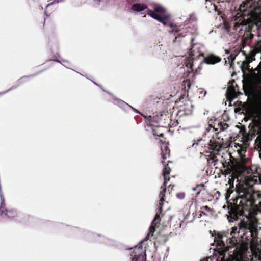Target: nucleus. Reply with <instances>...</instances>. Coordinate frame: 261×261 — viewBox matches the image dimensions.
Listing matches in <instances>:
<instances>
[{
	"label": "nucleus",
	"mask_w": 261,
	"mask_h": 261,
	"mask_svg": "<svg viewBox=\"0 0 261 261\" xmlns=\"http://www.w3.org/2000/svg\"><path fill=\"white\" fill-rule=\"evenodd\" d=\"M210 148L213 151H216L219 152L221 149V144L216 141L211 140L210 142Z\"/></svg>",
	"instance_id": "4468645a"
},
{
	"label": "nucleus",
	"mask_w": 261,
	"mask_h": 261,
	"mask_svg": "<svg viewBox=\"0 0 261 261\" xmlns=\"http://www.w3.org/2000/svg\"><path fill=\"white\" fill-rule=\"evenodd\" d=\"M233 189L234 188H232V187L229 186V188L227 190L226 196H229L230 195L233 193Z\"/></svg>",
	"instance_id": "cd10ccee"
},
{
	"label": "nucleus",
	"mask_w": 261,
	"mask_h": 261,
	"mask_svg": "<svg viewBox=\"0 0 261 261\" xmlns=\"http://www.w3.org/2000/svg\"><path fill=\"white\" fill-rule=\"evenodd\" d=\"M156 226L153 225L152 223L151 224V225L149 229V232L147 236L146 237L145 240H149L153 236V233L155 230Z\"/></svg>",
	"instance_id": "412c9836"
},
{
	"label": "nucleus",
	"mask_w": 261,
	"mask_h": 261,
	"mask_svg": "<svg viewBox=\"0 0 261 261\" xmlns=\"http://www.w3.org/2000/svg\"><path fill=\"white\" fill-rule=\"evenodd\" d=\"M176 197L179 199H183L185 197V194L184 192L177 193Z\"/></svg>",
	"instance_id": "bb28decb"
},
{
	"label": "nucleus",
	"mask_w": 261,
	"mask_h": 261,
	"mask_svg": "<svg viewBox=\"0 0 261 261\" xmlns=\"http://www.w3.org/2000/svg\"><path fill=\"white\" fill-rule=\"evenodd\" d=\"M225 28L226 29V30H229V29L230 28V27L229 26V24H225Z\"/></svg>",
	"instance_id": "79ce46f5"
},
{
	"label": "nucleus",
	"mask_w": 261,
	"mask_h": 261,
	"mask_svg": "<svg viewBox=\"0 0 261 261\" xmlns=\"http://www.w3.org/2000/svg\"><path fill=\"white\" fill-rule=\"evenodd\" d=\"M180 111L183 112V114L185 115L191 114L193 111V105L191 101L186 100L183 105L180 106Z\"/></svg>",
	"instance_id": "6e6552de"
},
{
	"label": "nucleus",
	"mask_w": 261,
	"mask_h": 261,
	"mask_svg": "<svg viewBox=\"0 0 261 261\" xmlns=\"http://www.w3.org/2000/svg\"><path fill=\"white\" fill-rule=\"evenodd\" d=\"M260 261H261V260Z\"/></svg>",
	"instance_id": "3c124183"
},
{
	"label": "nucleus",
	"mask_w": 261,
	"mask_h": 261,
	"mask_svg": "<svg viewBox=\"0 0 261 261\" xmlns=\"http://www.w3.org/2000/svg\"><path fill=\"white\" fill-rule=\"evenodd\" d=\"M180 31V30L178 28V26H177L176 25H175L172 29V30H171L169 32L170 33H178Z\"/></svg>",
	"instance_id": "a878e982"
},
{
	"label": "nucleus",
	"mask_w": 261,
	"mask_h": 261,
	"mask_svg": "<svg viewBox=\"0 0 261 261\" xmlns=\"http://www.w3.org/2000/svg\"><path fill=\"white\" fill-rule=\"evenodd\" d=\"M184 82L185 83V84H187V87L189 88H190V86H191V84H190V82L189 80H186V81H184Z\"/></svg>",
	"instance_id": "e433bc0d"
},
{
	"label": "nucleus",
	"mask_w": 261,
	"mask_h": 261,
	"mask_svg": "<svg viewBox=\"0 0 261 261\" xmlns=\"http://www.w3.org/2000/svg\"><path fill=\"white\" fill-rule=\"evenodd\" d=\"M257 234L256 226L252 221H245L241 220L238 224L237 226H234L231 228L230 235L231 239H229L230 246L226 245L225 241L228 240L227 237L221 233H215L214 243L216 244V248L215 249V254L218 256L216 261H235L236 257L233 253L231 254L228 252L231 246L234 245L240 242L244 243L251 241L254 239Z\"/></svg>",
	"instance_id": "f257e3e1"
},
{
	"label": "nucleus",
	"mask_w": 261,
	"mask_h": 261,
	"mask_svg": "<svg viewBox=\"0 0 261 261\" xmlns=\"http://www.w3.org/2000/svg\"><path fill=\"white\" fill-rule=\"evenodd\" d=\"M167 184V182L165 184V181H164L163 184L161 188L162 190L160 191L159 196L160 198V201L161 202H163L165 201L164 197L165 196V193L166 192Z\"/></svg>",
	"instance_id": "a211bd4d"
},
{
	"label": "nucleus",
	"mask_w": 261,
	"mask_h": 261,
	"mask_svg": "<svg viewBox=\"0 0 261 261\" xmlns=\"http://www.w3.org/2000/svg\"><path fill=\"white\" fill-rule=\"evenodd\" d=\"M236 55H234V54H231L230 55H229V56L228 57V60L229 61H231V62H232L236 59Z\"/></svg>",
	"instance_id": "c85d7f7f"
},
{
	"label": "nucleus",
	"mask_w": 261,
	"mask_h": 261,
	"mask_svg": "<svg viewBox=\"0 0 261 261\" xmlns=\"http://www.w3.org/2000/svg\"><path fill=\"white\" fill-rule=\"evenodd\" d=\"M160 142L163 144V142H165V141H163L162 139H161ZM161 155L162 158H163L162 163L163 164H164L165 160L168 156H169L170 155V149L166 144H163V145L161 147Z\"/></svg>",
	"instance_id": "9b49d317"
},
{
	"label": "nucleus",
	"mask_w": 261,
	"mask_h": 261,
	"mask_svg": "<svg viewBox=\"0 0 261 261\" xmlns=\"http://www.w3.org/2000/svg\"><path fill=\"white\" fill-rule=\"evenodd\" d=\"M201 209H203V210H206L207 211H211V209L210 208V207H209L207 205L201 207Z\"/></svg>",
	"instance_id": "f704fd0d"
},
{
	"label": "nucleus",
	"mask_w": 261,
	"mask_h": 261,
	"mask_svg": "<svg viewBox=\"0 0 261 261\" xmlns=\"http://www.w3.org/2000/svg\"><path fill=\"white\" fill-rule=\"evenodd\" d=\"M45 18L44 17H43L41 19V22L42 23V27H44L45 25Z\"/></svg>",
	"instance_id": "4c0bfd02"
},
{
	"label": "nucleus",
	"mask_w": 261,
	"mask_h": 261,
	"mask_svg": "<svg viewBox=\"0 0 261 261\" xmlns=\"http://www.w3.org/2000/svg\"><path fill=\"white\" fill-rule=\"evenodd\" d=\"M16 88V86H15V87H12L11 88L8 89L7 90H6V91L4 92H0V96H1L2 95H3V94L10 91L11 90L13 89H15Z\"/></svg>",
	"instance_id": "7c9ffc66"
},
{
	"label": "nucleus",
	"mask_w": 261,
	"mask_h": 261,
	"mask_svg": "<svg viewBox=\"0 0 261 261\" xmlns=\"http://www.w3.org/2000/svg\"><path fill=\"white\" fill-rule=\"evenodd\" d=\"M247 61H244L242 62L241 68L242 70H244V69H247L249 67V64L250 62H251L252 60V57L251 56L250 57H247Z\"/></svg>",
	"instance_id": "5701e85b"
},
{
	"label": "nucleus",
	"mask_w": 261,
	"mask_h": 261,
	"mask_svg": "<svg viewBox=\"0 0 261 261\" xmlns=\"http://www.w3.org/2000/svg\"><path fill=\"white\" fill-rule=\"evenodd\" d=\"M130 259L131 261H145V250L143 248L142 245L134 248L130 253Z\"/></svg>",
	"instance_id": "423d86ee"
},
{
	"label": "nucleus",
	"mask_w": 261,
	"mask_h": 261,
	"mask_svg": "<svg viewBox=\"0 0 261 261\" xmlns=\"http://www.w3.org/2000/svg\"><path fill=\"white\" fill-rule=\"evenodd\" d=\"M206 91H204V95H205V94H206Z\"/></svg>",
	"instance_id": "de8ad7c7"
},
{
	"label": "nucleus",
	"mask_w": 261,
	"mask_h": 261,
	"mask_svg": "<svg viewBox=\"0 0 261 261\" xmlns=\"http://www.w3.org/2000/svg\"><path fill=\"white\" fill-rule=\"evenodd\" d=\"M171 162L168 161V163H166L165 161L164 164H163L164 167L163 170V175L164 176V181L165 184L168 182L170 180L169 174L171 171V168L169 166V163Z\"/></svg>",
	"instance_id": "9d476101"
},
{
	"label": "nucleus",
	"mask_w": 261,
	"mask_h": 261,
	"mask_svg": "<svg viewBox=\"0 0 261 261\" xmlns=\"http://www.w3.org/2000/svg\"><path fill=\"white\" fill-rule=\"evenodd\" d=\"M252 180L236 186V191L241 200L238 205L233 206L229 212L228 219L229 221L238 220L240 216L247 217L251 210L261 211V193L255 191L250 182L257 181V176Z\"/></svg>",
	"instance_id": "f03ea898"
},
{
	"label": "nucleus",
	"mask_w": 261,
	"mask_h": 261,
	"mask_svg": "<svg viewBox=\"0 0 261 261\" xmlns=\"http://www.w3.org/2000/svg\"><path fill=\"white\" fill-rule=\"evenodd\" d=\"M127 2L128 3H132L135 1H137L136 0H126Z\"/></svg>",
	"instance_id": "a18cd8bd"
},
{
	"label": "nucleus",
	"mask_w": 261,
	"mask_h": 261,
	"mask_svg": "<svg viewBox=\"0 0 261 261\" xmlns=\"http://www.w3.org/2000/svg\"><path fill=\"white\" fill-rule=\"evenodd\" d=\"M4 213L5 215L9 218H13L17 216V213L15 211L8 210L5 209L4 207L1 206L0 207V215Z\"/></svg>",
	"instance_id": "f8f14e48"
},
{
	"label": "nucleus",
	"mask_w": 261,
	"mask_h": 261,
	"mask_svg": "<svg viewBox=\"0 0 261 261\" xmlns=\"http://www.w3.org/2000/svg\"><path fill=\"white\" fill-rule=\"evenodd\" d=\"M219 153L218 152L216 151H212L210 152V154L208 155L207 160L208 162L212 161L213 163H214V165L218 162L217 155H219Z\"/></svg>",
	"instance_id": "f3484780"
},
{
	"label": "nucleus",
	"mask_w": 261,
	"mask_h": 261,
	"mask_svg": "<svg viewBox=\"0 0 261 261\" xmlns=\"http://www.w3.org/2000/svg\"><path fill=\"white\" fill-rule=\"evenodd\" d=\"M160 221H161V219H158V220H156V221L155 222H154V219L151 223L153 225H154L157 226L158 225L160 224Z\"/></svg>",
	"instance_id": "473e14b6"
},
{
	"label": "nucleus",
	"mask_w": 261,
	"mask_h": 261,
	"mask_svg": "<svg viewBox=\"0 0 261 261\" xmlns=\"http://www.w3.org/2000/svg\"><path fill=\"white\" fill-rule=\"evenodd\" d=\"M174 187V185H172V184H170L168 186V188H171V190H173V188Z\"/></svg>",
	"instance_id": "37998d69"
},
{
	"label": "nucleus",
	"mask_w": 261,
	"mask_h": 261,
	"mask_svg": "<svg viewBox=\"0 0 261 261\" xmlns=\"http://www.w3.org/2000/svg\"><path fill=\"white\" fill-rule=\"evenodd\" d=\"M191 60L188 61V62L186 64L187 67H189L190 68L193 70V64L191 63Z\"/></svg>",
	"instance_id": "72a5a7b5"
},
{
	"label": "nucleus",
	"mask_w": 261,
	"mask_h": 261,
	"mask_svg": "<svg viewBox=\"0 0 261 261\" xmlns=\"http://www.w3.org/2000/svg\"><path fill=\"white\" fill-rule=\"evenodd\" d=\"M164 128L161 126H156L152 127L153 134L155 136H159L163 138L164 134L163 132Z\"/></svg>",
	"instance_id": "ddd939ff"
},
{
	"label": "nucleus",
	"mask_w": 261,
	"mask_h": 261,
	"mask_svg": "<svg viewBox=\"0 0 261 261\" xmlns=\"http://www.w3.org/2000/svg\"><path fill=\"white\" fill-rule=\"evenodd\" d=\"M205 189V186L202 183L197 184L196 187L192 188L193 191L196 192V197H198L200 193L203 191H204Z\"/></svg>",
	"instance_id": "6ab92c4d"
},
{
	"label": "nucleus",
	"mask_w": 261,
	"mask_h": 261,
	"mask_svg": "<svg viewBox=\"0 0 261 261\" xmlns=\"http://www.w3.org/2000/svg\"><path fill=\"white\" fill-rule=\"evenodd\" d=\"M228 94L231 95L233 97H236V89L233 87H230L228 88Z\"/></svg>",
	"instance_id": "b1692460"
},
{
	"label": "nucleus",
	"mask_w": 261,
	"mask_h": 261,
	"mask_svg": "<svg viewBox=\"0 0 261 261\" xmlns=\"http://www.w3.org/2000/svg\"><path fill=\"white\" fill-rule=\"evenodd\" d=\"M221 61V58L214 54H210L204 58V62L207 64H215Z\"/></svg>",
	"instance_id": "1a4fd4ad"
},
{
	"label": "nucleus",
	"mask_w": 261,
	"mask_h": 261,
	"mask_svg": "<svg viewBox=\"0 0 261 261\" xmlns=\"http://www.w3.org/2000/svg\"><path fill=\"white\" fill-rule=\"evenodd\" d=\"M229 125L227 124L224 120L215 119L214 120H210L208 122V126L206 129L209 132L212 128L213 130L216 133H219L222 131L226 130Z\"/></svg>",
	"instance_id": "39448f33"
},
{
	"label": "nucleus",
	"mask_w": 261,
	"mask_h": 261,
	"mask_svg": "<svg viewBox=\"0 0 261 261\" xmlns=\"http://www.w3.org/2000/svg\"><path fill=\"white\" fill-rule=\"evenodd\" d=\"M226 53H229V51L227 50H226Z\"/></svg>",
	"instance_id": "09e8293b"
},
{
	"label": "nucleus",
	"mask_w": 261,
	"mask_h": 261,
	"mask_svg": "<svg viewBox=\"0 0 261 261\" xmlns=\"http://www.w3.org/2000/svg\"><path fill=\"white\" fill-rule=\"evenodd\" d=\"M190 58H192V60H193L194 55L193 54L192 51H190Z\"/></svg>",
	"instance_id": "c03bdc74"
},
{
	"label": "nucleus",
	"mask_w": 261,
	"mask_h": 261,
	"mask_svg": "<svg viewBox=\"0 0 261 261\" xmlns=\"http://www.w3.org/2000/svg\"><path fill=\"white\" fill-rule=\"evenodd\" d=\"M202 215H207V214L203 211H200V214L199 216H198V218L201 217Z\"/></svg>",
	"instance_id": "ea45409f"
},
{
	"label": "nucleus",
	"mask_w": 261,
	"mask_h": 261,
	"mask_svg": "<svg viewBox=\"0 0 261 261\" xmlns=\"http://www.w3.org/2000/svg\"><path fill=\"white\" fill-rule=\"evenodd\" d=\"M137 1H138V0H136Z\"/></svg>",
	"instance_id": "8fccbe9b"
},
{
	"label": "nucleus",
	"mask_w": 261,
	"mask_h": 261,
	"mask_svg": "<svg viewBox=\"0 0 261 261\" xmlns=\"http://www.w3.org/2000/svg\"><path fill=\"white\" fill-rule=\"evenodd\" d=\"M194 40V38H192V39H191V43H192L193 42Z\"/></svg>",
	"instance_id": "49530a36"
},
{
	"label": "nucleus",
	"mask_w": 261,
	"mask_h": 261,
	"mask_svg": "<svg viewBox=\"0 0 261 261\" xmlns=\"http://www.w3.org/2000/svg\"><path fill=\"white\" fill-rule=\"evenodd\" d=\"M196 216V212L193 213L192 215L190 214V212H188L185 216L184 220L186 223H191L195 220Z\"/></svg>",
	"instance_id": "dca6fc26"
},
{
	"label": "nucleus",
	"mask_w": 261,
	"mask_h": 261,
	"mask_svg": "<svg viewBox=\"0 0 261 261\" xmlns=\"http://www.w3.org/2000/svg\"><path fill=\"white\" fill-rule=\"evenodd\" d=\"M222 166L224 169H221L222 174L226 175H235V174L244 172L246 170V167L242 165H232L229 162L225 161L222 163Z\"/></svg>",
	"instance_id": "20e7f679"
},
{
	"label": "nucleus",
	"mask_w": 261,
	"mask_h": 261,
	"mask_svg": "<svg viewBox=\"0 0 261 261\" xmlns=\"http://www.w3.org/2000/svg\"><path fill=\"white\" fill-rule=\"evenodd\" d=\"M186 35V34L185 33H180L178 34V35H177V36L175 37V39L173 40V43H175L176 42V41H178V39L180 38V37H185V36Z\"/></svg>",
	"instance_id": "393cba45"
},
{
	"label": "nucleus",
	"mask_w": 261,
	"mask_h": 261,
	"mask_svg": "<svg viewBox=\"0 0 261 261\" xmlns=\"http://www.w3.org/2000/svg\"><path fill=\"white\" fill-rule=\"evenodd\" d=\"M147 8V6L144 4L136 3L132 6L131 9L136 12H141Z\"/></svg>",
	"instance_id": "2eb2a0df"
},
{
	"label": "nucleus",
	"mask_w": 261,
	"mask_h": 261,
	"mask_svg": "<svg viewBox=\"0 0 261 261\" xmlns=\"http://www.w3.org/2000/svg\"><path fill=\"white\" fill-rule=\"evenodd\" d=\"M163 202H161V201H160L159 202V204H160V207L159 208V210H158V211L157 212V213H159V214H162V205H163Z\"/></svg>",
	"instance_id": "c756f323"
},
{
	"label": "nucleus",
	"mask_w": 261,
	"mask_h": 261,
	"mask_svg": "<svg viewBox=\"0 0 261 261\" xmlns=\"http://www.w3.org/2000/svg\"><path fill=\"white\" fill-rule=\"evenodd\" d=\"M147 14L153 19L162 23L164 25L167 26L168 25L167 20L170 19L171 15L166 12V10L163 7H155L154 11L148 9Z\"/></svg>",
	"instance_id": "7ed1b4c3"
},
{
	"label": "nucleus",
	"mask_w": 261,
	"mask_h": 261,
	"mask_svg": "<svg viewBox=\"0 0 261 261\" xmlns=\"http://www.w3.org/2000/svg\"><path fill=\"white\" fill-rule=\"evenodd\" d=\"M189 20L192 21H196L197 20V18L195 15L192 14L190 16Z\"/></svg>",
	"instance_id": "2f4dec72"
},
{
	"label": "nucleus",
	"mask_w": 261,
	"mask_h": 261,
	"mask_svg": "<svg viewBox=\"0 0 261 261\" xmlns=\"http://www.w3.org/2000/svg\"><path fill=\"white\" fill-rule=\"evenodd\" d=\"M202 140V139H199L198 140H197V142H196L195 140H194V143H193V145L192 146H194L195 145H198V142L199 141H201Z\"/></svg>",
	"instance_id": "58836bf2"
},
{
	"label": "nucleus",
	"mask_w": 261,
	"mask_h": 261,
	"mask_svg": "<svg viewBox=\"0 0 261 261\" xmlns=\"http://www.w3.org/2000/svg\"><path fill=\"white\" fill-rule=\"evenodd\" d=\"M254 35L251 33V29L250 26L248 27V30L246 31L244 34V37L246 40H251L253 38Z\"/></svg>",
	"instance_id": "4be33fe9"
},
{
	"label": "nucleus",
	"mask_w": 261,
	"mask_h": 261,
	"mask_svg": "<svg viewBox=\"0 0 261 261\" xmlns=\"http://www.w3.org/2000/svg\"><path fill=\"white\" fill-rule=\"evenodd\" d=\"M168 25L167 26H168V27H170L171 28H173L175 25V24H174L173 23H171V22L168 23Z\"/></svg>",
	"instance_id": "a19ab883"
},
{
	"label": "nucleus",
	"mask_w": 261,
	"mask_h": 261,
	"mask_svg": "<svg viewBox=\"0 0 261 261\" xmlns=\"http://www.w3.org/2000/svg\"><path fill=\"white\" fill-rule=\"evenodd\" d=\"M255 71H257V73H255L254 76L256 79V81L259 84H261V62L259 63ZM255 125L261 130V110L257 114L256 118L254 120Z\"/></svg>",
	"instance_id": "0eeeda50"
},
{
	"label": "nucleus",
	"mask_w": 261,
	"mask_h": 261,
	"mask_svg": "<svg viewBox=\"0 0 261 261\" xmlns=\"http://www.w3.org/2000/svg\"><path fill=\"white\" fill-rule=\"evenodd\" d=\"M242 173L243 172H240V173L235 174V175H233V174L230 175V176L231 177V178H229V181H228V184L229 185V186L232 187V188H234L233 182H234V179L237 178L238 179V177L240 176Z\"/></svg>",
	"instance_id": "aec40b11"
},
{
	"label": "nucleus",
	"mask_w": 261,
	"mask_h": 261,
	"mask_svg": "<svg viewBox=\"0 0 261 261\" xmlns=\"http://www.w3.org/2000/svg\"><path fill=\"white\" fill-rule=\"evenodd\" d=\"M154 219V222H155L156 221V220H158V219H161L160 214L156 213Z\"/></svg>",
	"instance_id": "c9c22d12"
}]
</instances>
